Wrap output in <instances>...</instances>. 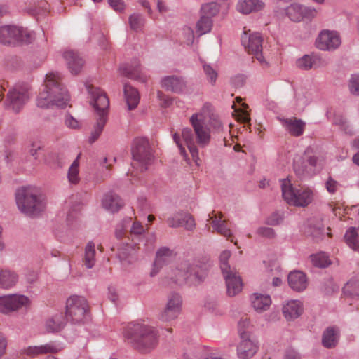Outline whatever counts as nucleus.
<instances>
[{"mask_svg":"<svg viewBox=\"0 0 359 359\" xmlns=\"http://www.w3.org/2000/svg\"><path fill=\"white\" fill-rule=\"evenodd\" d=\"M190 123L194 129L189 128H184L182 130L181 135L175 133L172 138L175 143L179 148L180 154L188 161L187 154L185 148L182 146L181 137L186 144L193 161L197 166L199 165V154L197 144L203 148L207 147L211 140L210 128L206 126L207 118L203 113H195L190 117Z\"/></svg>","mask_w":359,"mask_h":359,"instance_id":"obj_1","label":"nucleus"},{"mask_svg":"<svg viewBox=\"0 0 359 359\" xmlns=\"http://www.w3.org/2000/svg\"><path fill=\"white\" fill-rule=\"evenodd\" d=\"M69 101V95L60 83L57 73H49L46 76L44 86L36 99V105L40 108L57 107L64 108Z\"/></svg>","mask_w":359,"mask_h":359,"instance_id":"obj_2","label":"nucleus"},{"mask_svg":"<svg viewBox=\"0 0 359 359\" xmlns=\"http://www.w3.org/2000/svg\"><path fill=\"white\" fill-rule=\"evenodd\" d=\"M124 336L135 349L144 353L154 349L158 341L156 330L144 324L128 325Z\"/></svg>","mask_w":359,"mask_h":359,"instance_id":"obj_3","label":"nucleus"},{"mask_svg":"<svg viewBox=\"0 0 359 359\" xmlns=\"http://www.w3.org/2000/svg\"><path fill=\"white\" fill-rule=\"evenodd\" d=\"M207 276V266L198 260H184L172 271L171 279L178 284L196 285L202 283Z\"/></svg>","mask_w":359,"mask_h":359,"instance_id":"obj_4","label":"nucleus"},{"mask_svg":"<svg viewBox=\"0 0 359 359\" xmlns=\"http://www.w3.org/2000/svg\"><path fill=\"white\" fill-rule=\"evenodd\" d=\"M87 89L91 95V104L97 116L88 138V142L92 144L100 137L107 123L109 100L105 93L99 88L88 86Z\"/></svg>","mask_w":359,"mask_h":359,"instance_id":"obj_5","label":"nucleus"},{"mask_svg":"<svg viewBox=\"0 0 359 359\" xmlns=\"http://www.w3.org/2000/svg\"><path fill=\"white\" fill-rule=\"evenodd\" d=\"M15 201L19 210L29 217L38 216L45 208V203L39 191L32 187L17 190Z\"/></svg>","mask_w":359,"mask_h":359,"instance_id":"obj_6","label":"nucleus"},{"mask_svg":"<svg viewBox=\"0 0 359 359\" xmlns=\"http://www.w3.org/2000/svg\"><path fill=\"white\" fill-rule=\"evenodd\" d=\"M280 184L283 198L289 205L306 207L312 202L314 194L311 189L307 187L297 189L287 178L281 180Z\"/></svg>","mask_w":359,"mask_h":359,"instance_id":"obj_7","label":"nucleus"},{"mask_svg":"<svg viewBox=\"0 0 359 359\" xmlns=\"http://www.w3.org/2000/svg\"><path fill=\"white\" fill-rule=\"evenodd\" d=\"M241 41L249 54L256 58L262 65L268 66V62L262 55L264 39L260 33L246 30L245 27Z\"/></svg>","mask_w":359,"mask_h":359,"instance_id":"obj_8","label":"nucleus"},{"mask_svg":"<svg viewBox=\"0 0 359 359\" xmlns=\"http://www.w3.org/2000/svg\"><path fill=\"white\" fill-rule=\"evenodd\" d=\"M132 155L142 172L147 170L154 161L149 141L144 137H137L133 140Z\"/></svg>","mask_w":359,"mask_h":359,"instance_id":"obj_9","label":"nucleus"},{"mask_svg":"<svg viewBox=\"0 0 359 359\" xmlns=\"http://www.w3.org/2000/svg\"><path fill=\"white\" fill-rule=\"evenodd\" d=\"M88 316V305L83 297L72 296L67 301L66 318L74 323L85 320Z\"/></svg>","mask_w":359,"mask_h":359,"instance_id":"obj_10","label":"nucleus"},{"mask_svg":"<svg viewBox=\"0 0 359 359\" xmlns=\"http://www.w3.org/2000/svg\"><path fill=\"white\" fill-rule=\"evenodd\" d=\"M182 298L177 292H171L167 297L165 307L159 312L158 318L163 322H170L178 318L182 312Z\"/></svg>","mask_w":359,"mask_h":359,"instance_id":"obj_11","label":"nucleus"},{"mask_svg":"<svg viewBox=\"0 0 359 359\" xmlns=\"http://www.w3.org/2000/svg\"><path fill=\"white\" fill-rule=\"evenodd\" d=\"M30 304V299L25 295L13 294L2 296L0 297V312L8 314L22 308H27Z\"/></svg>","mask_w":359,"mask_h":359,"instance_id":"obj_12","label":"nucleus"},{"mask_svg":"<svg viewBox=\"0 0 359 359\" xmlns=\"http://www.w3.org/2000/svg\"><path fill=\"white\" fill-rule=\"evenodd\" d=\"M29 99L28 87L16 86L8 93L6 105L13 112L18 113Z\"/></svg>","mask_w":359,"mask_h":359,"instance_id":"obj_13","label":"nucleus"},{"mask_svg":"<svg viewBox=\"0 0 359 359\" xmlns=\"http://www.w3.org/2000/svg\"><path fill=\"white\" fill-rule=\"evenodd\" d=\"M341 43L339 34L328 29L322 30L316 40V47L324 51L334 50L339 47Z\"/></svg>","mask_w":359,"mask_h":359,"instance_id":"obj_14","label":"nucleus"},{"mask_svg":"<svg viewBox=\"0 0 359 359\" xmlns=\"http://www.w3.org/2000/svg\"><path fill=\"white\" fill-rule=\"evenodd\" d=\"M30 36V34H27L22 28L6 25L0 27V43L3 44H12L18 41H27L29 42V39H25L24 36Z\"/></svg>","mask_w":359,"mask_h":359,"instance_id":"obj_15","label":"nucleus"},{"mask_svg":"<svg viewBox=\"0 0 359 359\" xmlns=\"http://www.w3.org/2000/svg\"><path fill=\"white\" fill-rule=\"evenodd\" d=\"M241 341L237 346V355L239 359H249L253 357L258 350L257 345L250 339L248 331H240Z\"/></svg>","mask_w":359,"mask_h":359,"instance_id":"obj_16","label":"nucleus"},{"mask_svg":"<svg viewBox=\"0 0 359 359\" xmlns=\"http://www.w3.org/2000/svg\"><path fill=\"white\" fill-rule=\"evenodd\" d=\"M167 223L171 228L183 227L187 231H193L196 228V222L193 216L185 211H178L167 219Z\"/></svg>","mask_w":359,"mask_h":359,"instance_id":"obj_17","label":"nucleus"},{"mask_svg":"<svg viewBox=\"0 0 359 359\" xmlns=\"http://www.w3.org/2000/svg\"><path fill=\"white\" fill-rule=\"evenodd\" d=\"M226 286V293L229 297H234L238 294L243 287V283L236 269L222 273Z\"/></svg>","mask_w":359,"mask_h":359,"instance_id":"obj_18","label":"nucleus"},{"mask_svg":"<svg viewBox=\"0 0 359 359\" xmlns=\"http://www.w3.org/2000/svg\"><path fill=\"white\" fill-rule=\"evenodd\" d=\"M137 248L136 245L124 243L118 250V257L123 266L134 263L137 259Z\"/></svg>","mask_w":359,"mask_h":359,"instance_id":"obj_19","label":"nucleus"},{"mask_svg":"<svg viewBox=\"0 0 359 359\" xmlns=\"http://www.w3.org/2000/svg\"><path fill=\"white\" fill-rule=\"evenodd\" d=\"M161 86L166 90L175 93H180L186 88V82L184 79L176 75L167 76L163 77L161 81Z\"/></svg>","mask_w":359,"mask_h":359,"instance_id":"obj_20","label":"nucleus"},{"mask_svg":"<svg viewBox=\"0 0 359 359\" xmlns=\"http://www.w3.org/2000/svg\"><path fill=\"white\" fill-rule=\"evenodd\" d=\"M121 75L131 79L144 82L147 79L141 71V68L138 62L135 61L133 64H123L119 67Z\"/></svg>","mask_w":359,"mask_h":359,"instance_id":"obj_21","label":"nucleus"},{"mask_svg":"<svg viewBox=\"0 0 359 359\" xmlns=\"http://www.w3.org/2000/svg\"><path fill=\"white\" fill-rule=\"evenodd\" d=\"M312 100L313 93L311 90L304 88H299L294 90L293 105L297 110H304Z\"/></svg>","mask_w":359,"mask_h":359,"instance_id":"obj_22","label":"nucleus"},{"mask_svg":"<svg viewBox=\"0 0 359 359\" xmlns=\"http://www.w3.org/2000/svg\"><path fill=\"white\" fill-rule=\"evenodd\" d=\"M264 7L262 0H238L236 6L238 12L245 15L261 11Z\"/></svg>","mask_w":359,"mask_h":359,"instance_id":"obj_23","label":"nucleus"},{"mask_svg":"<svg viewBox=\"0 0 359 359\" xmlns=\"http://www.w3.org/2000/svg\"><path fill=\"white\" fill-rule=\"evenodd\" d=\"M340 330L337 326H329L323 332L322 345L326 348H333L339 343Z\"/></svg>","mask_w":359,"mask_h":359,"instance_id":"obj_24","label":"nucleus"},{"mask_svg":"<svg viewBox=\"0 0 359 359\" xmlns=\"http://www.w3.org/2000/svg\"><path fill=\"white\" fill-rule=\"evenodd\" d=\"M63 57L71 73L79 74L84 65V60L79 54L73 50H66L64 52Z\"/></svg>","mask_w":359,"mask_h":359,"instance_id":"obj_25","label":"nucleus"},{"mask_svg":"<svg viewBox=\"0 0 359 359\" xmlns=\"http://www.w3.org/2000/svg\"><path fill=\"white\" fill-rule=\"evenodd\" d=\"M281 123L285 129L292 135L299 137L304 133L306 123L297 118H281Z\"/></svg>","mask_w":359,"mask_h":359,"instance_id":"obj_26","label":"nucleus"},{"mask_svg":"<svg viewBox=\"0 0 359 359\" xmlns=\"http://www.w3.org/2000/svg\"><path fill=\"white\" fill-rule=\"evenodd\" d=\"M303 309V304L299 300H290L283 304L282 311L287 320H292L299 317Z\"/></svg>","mask_w":359,"mask_h":359,"instance_id":"obj_27","label":"nucleus"},{"mask_svg":"<svg viewBox=\"0 0 359 359\" xmlns=\"http://www.w3.org/2000/svg\"><path fill=\"white\" fill-rule=\"evenodd\" d=\"M19 280L18 273L7 268H0V288L10 290L14 287Z\"/></svg>","mask_w":359,"mask_h":359,"instance_id":"obj_28","label":"nucleus"},{"mask_svg":"<svg viewBox=\"0 0 359 359\" xmlns=\"http://www.w3.org/2000/svg\"><path fill=\"white\" fill-rule=\"evenodd\" d=\"M102 206L106 210L114 213L123 206V201L117 194L109 192L103 196Z\"/></svg>","mask_w":359,"mask_h":359,"instance_id":"obj_29","label":"nucleus"},{"mask_svg":"<svg viewBox=\"0 0 359 359\" xmlns=\"http://www.w3.org/2000/svg\"><path fill=\"white\" fill-rule=\"evenodd\" d=\"M287 280L290 287L297 292L304 290L308 285L306 275L300 271L290 272Z\"/></svg>","mask_w":359,"mask_h":359,"instance_id":"obj_30","label":"nucleus"},{"mask_svg":"<svg viewBox=\"0 0 359 359\" xmlns=\"http://www.w3.org/2000/svg\"><path fill=\"white\" fill-rule=\"evenodd\" d=\"M172 250L168 248H161L157 252L154 264V269L151 271V276H156L163 266L168 264L172 258Z\"/></svg>","mask_w":359,"mask_h":359,"instance_id":"obj_31","label":"nucleus"},{"mask_svg":"<svg viewBox=\"0 0 359 359\" xmlns=\"http://www.w3.org/2000/svg\"><path fill=\"white\" fill-rule=\"evenodd\" d=\"M250 301L252 308L259 313L268 310L271 304V297L261 293L252 294L250 296Z\"/></svg>","mask_w":359,"mask_h":359,"instance_id":"obj_32","label":"nucleus"},{"mask_svg":"<svg viewBox=\"0 0 359 359\" xmlns=\"http://www.w3.org/2000/svg\"><path fill=\"white\" fill-rule=\"evenodd\" d=\"M293 168L295 174L299 178H304L310 175L311 170L309 168L306 158L304 156H297L294 159Z\"/></svg>","mask_w":359,"mask_h":359,"instance_id":"obj_33","label":"nucleus"},{"mask_svg":"<svg viewBox=\"0 0 359 359\" xmlns=\"http://www.w3.org/2000/svg\"><path fill=\"white\" fill-rule=\"evenodd\" d=\"M124 95L129 110L135 109L140 101L138 91L128 83H124Z\"/></svg>","mask_w":359,"mask_h":359,"instance_id":"obj_34","label":"nucleus"},{"mask_svg":"<svg viewBox=\"0 0 359 359\" xmlns=\"http://www.w3.org/2000/svg\"><path fill=\"white\" fill-rule=\"evenodd\" d=\"M66 324V318L62 313H57L46 322V330L49 332H60Z\"/></svg>","mask_w":359,"mask_h":359,"instance_id":"obj_35","label":"nucleus"},{"mask_svg":"<svg viewBox=\"0 0 359 359\" xmlns=\"http://www.w3.org/2000/svg\"><path fill=\"white\" fill-rule=\"evenodd\" d=\"M320 61V58L317 55H304L296 61V65L301 69L309 70L318 67V63Z\"/></svg>","mask_w":359,"mask_h":359,"instance_id":"obj_36","label":"nucleus"},{"mask_svg":"<svg viewBox=\"0 0 359 359\" xmlns=\"http://www.w3.org/2000/svg\"><path fill=\"white\" fill-rule=\"evenodd\" d=\"M348 246L354 251L359 252V235L355 227H350L344 235Z\"/></svg>","mask_w":359,"mask_h":359,"instance_id":"obj_37","label":"nucleus"},{"mask_svg":"<svg viewBox=\"0 0 359 359\" xmlns=\"http://www.w3.org/2000/svg\"><path fill=\"white\" fill-rule=\"evenodd\" d=\"M95 246L93 241L87 243L85 248L83 263L87 269H92L95 264Z\"/></svg>","mask_w":359,"mask_h":359,"instance_id":"obj_38","label":"nucleus"},{"mask_svg":"<svg viewBox=\"0 0 359 359\" xmlns=\"http://www.w3.org/2000/svg\"><path fill=\"white\" fill-rule=\"evenodd\" d=\"M212 226L213 228V231L217 232L218 233L229 238L232 236L231 230L227 226L226 220H222L221 217L219 218H212Z\"/></svg>","mask_w":359,"mask_h":359,"instance_id":"obj_39","label":"nucleus"},{"mask_svg":"<svg viewBox=\"0 0 359 359\" xmlns=\"http://www.w3.org/2000/svg\"><path fill=\"white\" fill-rule=\"evenodd\" d=\"M200 113H203L206 116V126H209L208 128H210V130H212L213 132L216 133H219L222 130L223 126L217 115L214 114H207L205 111V107H204Z\"/></svg>","mask_w":359,"mask_h":359,"instance_id":"obj_40","label":"nucleus"},{"mask_svg":"<svg viewBox=\"0 0 359 359\" xmlns=\"http://www.w3.org/2000/svg\"><path fill=\"white\" fill-rule=\"evenodd\" d=\"M303 6L292 4L286 8V15L294 22H299L303 19Z\"/></svg>","mask_w":359,"mask_h":359,"instance_id":"obj_41","label":"nucleus"},{"mask_svg":"<svg viewBox=\"0 0 359 359\" xmlns=\"http://www.w3.org/2000/svg\"><path fill=\"white\" fill-rule=\"evenodd\" d=\"M212 20L210 16L201 15L196 24V32L199 35H203L210 32Z\"/></svg>","mask_w":359,"mask_h":359,"instance_id":"obj_42","label":"nucleus"},{"mask_svg":"<svg viewBox=\"0 0 359 359\" xmlns=\"http://www.w3.org/2000/svg\"><path fill=\"white\" fill-rule=\"evenodd\" d=\"M39 346L41 355L57 353L64 348L62 344L56 341H50Z\"/></svg>","mask_w":359,"mask_h":359,"instance_id":"obj_43","label":"nucleus"},{"mask_svg":"<svg viewBox=\"0 0 359 359\" xmlns=\"http://www.w3.org/2000/svg\"><path fill=\"white\" fill-rule=\"evenodd\" d=\"M79 156H78L73 161V163H72L71 166L69 167V168L68 170L67 178H68L69 183L72 184H78L80 180V177L79 176Z\"/></svg>","mask_w":359,"mask_h":359,"instance_id":"obj_44","label":"nucleus"},{"mask_svg":"<svg viewBox=\"0 0 359 359\" xmlns=\"http://www.w3.org/2000/svg\"><path fill=\"white\" fill-rule=\"evenodd\" d=\"M201 62L203 64V69L207 81L212 86H214L216 83L218 77L217 71L210 64H208L204 61H201Z\"/></svg>","mask_w":359,"mask_h":359,"instance_id":"obj_45","label":"nucleus"},{"mask_svg":"<svg viewBox=\"0 0 359 359\" xmlns=\"http://www.w3.org/2000/svg\"><path fill=\"white\" fill-rule=\"evenodd\" d=\"M344 293L359 299V280H351L343 288Z\"/></svg>","mask_w":359,"mask_h":359,"instance_id":"obj_46","label":"nucleus"},{"mask_svg":"<svg viewBox=\"0 0 359 359\" xmlns=\"http://www.w3.org/2000/svg\"><path fill=\"white\" fill-rule=\"evenodd\" d=\"M311 260L315 266L320 268H325L330 264L328 256L325 252L312 255L311 256Z\"/></svg>","mask_w":359,"mask_h":359,"instance_id":"obj_47","label":"nucleus"},{"mask_svg":"<svg viewBox=\"0 0 359 359\" xmlns=\"http://www.w3.org/2000/svg\"><path fill=\"white\" fill-rule=\"evenodd\" d=\"M145 22L144 18L137 13H134L129 17V24L130 28L135 32L141 31Z\"/></svg>","mask_w":359,"mask_h":359,"instance_id":"obj_48","label":"nucleus"},{"mask_svg":"<svg viewBox=\"0 0 359 359\" xmlns=\"http://www.w3.org/2000/svg\"><path fill=\"white\" fill-rule=\"evenodd\" d=\"M204 306L208 311L215 315H222L223 313V309L219 302L215 298H208L205 300Z\"/></svg>","mask_w":359,"mask_h":359,"instance_id":"obj_49","label":"nucleus"},{"mask_svg":"<svg viewBox=\"0 0 359 359\" xmlns=\"http://www.w3.org/2000/svg\"><path fill=\"white\" fill-rule=\"evenodd\" d=\"M231 255V251L228 250H225L221 252L219 259L222 273L235 269L234 268H231L228 263Z\"/></svg>","mask_w":359,"mask_h":359,"instance_id":"obj_50","label":"nucleus"},{"mask_svg":"<svg viewBox=\"0 0 359 359\" xmlns=\"http://www.w3.org/2000/svg\"><path fill=\"white\" fill-rule=\"evenodd\" d=\"M333 123L339 127L346 134H352V130L347 122L346 119L341 115H335L333 119Z\"/></svg>","mask_w":359,"mask_h":359,"instance_id":"obj_51","label":"nucleus"},{"mask_svg":"<svg viewBox=\"0 0 359 359\" xmlns=\"http://www.w3.org/2000/svg\"><path fill=\"white\" fill-rule=\"evenodd\" d=\"M219 11V5L216 3H210L203 6L202 7V15L212 17L215 16Z\"/></svg>","mask_w":359,"mask_h":359,"instance_id":"obj_52","label":"nucleus"},{"mask_svg":"<svg viewBox=\"0 0 359 359\" xmlns=\"http://www.w3.org/2000/svg\"><path fill=\"white\" fill-rule=\"evenodd\" d=\"M348 87L352 94L359 95V74H353L351 76L349 80Z\"/></svg>","mask_w":359,"mask_h":359,"instance_id":"obj_53","label":"nucleus"},{"mask_svg":"<svg viewBox=\"0 0 359 359\" xmlns=\"http://www.w3.org/2000/svg\"><path fill=\"white\" fill-rule=\"evenodd\" d=\"M306 233L316 241L320 240L323 236V229L320 225L309 226Z\"/></svg>","mask_w":359,"mask_h":359,"instance_id":"obj_54","label":"nucleus"},{"mask_svg":"<svg viewBox=\"0 0 359 359\" xmlns=\"http://www.w3.org/2000/svg\"><path fill=\"white\" fill-rule=\"evenodd\" d=\"M325 187L330 194H334L339 189L340 184L337 180H334L331 177H329L325 183Z\"/></svg>","mask_w":359,"mask_h":359,"instance_id":"obj_55","label":"nucleus"},{"mask_svg":"<svg viewBox=\"0 0 359 359\" xmlns=\"http://www.w3.org/2000/svg\"><path fill=\"white\" fill-rule=\"evenodd\" d=\"M131 222V217H126L123 219L122 222L118 224L116 228V236L117 238H121L123 235L124 230L128 227Z\"/></svg>","mask_w":359,"mask_h":359,"instance_id":"obj_56","label":"nucleus"},{"mask_svg":"<svg viewBox=\"0 0 359 359\" xmlns=\"http://www.w3.org/2000/svg\"><path fill=\"white\" fill-rule=\"evenodd\" d=\"M283 217L281 214L274 212L266 219V224L271 226H276L282 222Z\"/></svg>","mask_w":359,"mask_h":359,"instance_id":"obj_57","label":"nucleus"},{"mask_svg":"<svg viewBox=\"0 0 359 359\" xmlns=\"http://www.w3.org/2000/svg\"><path fill=\"white\" fill-rule=\"evenodd\" d=\"M257 233L259 236L271 238L275 236L274 230L270 227L262 226L257 229Z\"/></svg>","mask_w":359,"mask_h":359,"instance_id":"obj_58","label":"nucleus"},{"mask_svg":"<svg viewBox=\"0 0 359 359\" xmlns=\"http://www.w3.org/2000/svg\"><path fill=\"white\" fill-rule=\"evenodd\" d=\"M22 353L30 357H35L41 355L39 346H30L22 350Z\"/></svg>","mask_w":359,"mask_h":359,"instance_id":"obj_59","label":"nucleus"},{"mask_svg":"<svg viewBox=\"0 0 359 359\" xmlns=\"http://www.w3.org/2000/svg\"><path fill=\"white\" fill-rule=\"evenodd\" d=\"M65 125L72 129H77L80 128V123L74 118L72 115L67 114L65 120Z\"/></svg>","mask_w":359,"mask_h":359,"instance_id":"obj_60","label":"nucleus"},{"mask_svg":"<svg viewBox=\"0 0 359 359\" xmlns=\"http://www.w3.org/2000/svg\"><path fill=\"white\" fill-rule=\"evenodd\" d=\"M130 233L133 235H142L144 233L145 230L144 226L142 225V224L138 222L135 221L133 222L131 228H130Z\"/></svg>","mask_w":359,"mask_h":359,"instance_id":"obj_61","label":"nucleus"},{"mask_svg":"<svg viewBox=\"0 0 359 359\" xmlns=\"http://www.w3.org/2000/svg\"><path fill=\"white\" fill-rule=\"evenodd\" d=\"M44 145L43 143L40 142H35L32 144L31 149H30V154L36 159L38 158L37 156V152L38 151L42 149L43 148Z\"/></svg>","mask_w":359,"mask_h":359,"instance_id":"obj_62","label":"nucleus"},{"mask_svg":"<svg viewBox=\"0 0 359 359\" xmlns=\"http://www.w3.org/2000/svg\"><path fill=\"white\" fill-rule=\"evenodd\" d=\"M303 18H313L317 15V10L313 7L303 6Z\"/></svg>","mask_w":359,"mask_h":359,"instance_id":"obj_63","label":"nucleus"},{"mask_svg":"<svg viewBox=\"0 0 359 359\" xmlns=\"http://www.w3.org/2000/svg\"><path fill=\"white\" fill-rule=\"evenodd\" d=\"M283 359H301L299 354L294 349L286 350Z\"/></svg>","mask_w":359,"mask_h":359,"instance_id":"obj_64","label":"nucleus"}]
</instances>
